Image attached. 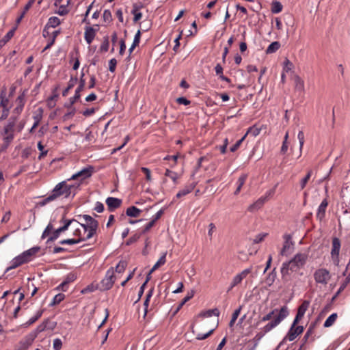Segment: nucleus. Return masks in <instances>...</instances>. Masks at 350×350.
<instances>
[{
    "label": "nucleus",
    "instance_id": "1",
    "mask_svg": "<svg viewBox=\"0 0 350 350\" xmlns=\"http://www.w3.org/2000/svg\"><path fill=\"white\" fill-rule=\"evenodd\" d=\"M79 187L80 183L70 185L68 183V180L62 181L55 185L51 193L40 201L39 204L41 206H45L46 204L55 200L61 196L68 198L72 196V198H74Z\"/></svg>",
    "mask_w": 350,
    "mask_h": 350
},
{
    "label": "nucleus",
    "instance_id": "2",
    "mask_svg": "<svg viewBox=\"0 0 350 350\" xmlns=\"http://www.w3.org/2000/svg\"><path fill=\"white\" fill-rule=\"evenodd\" d=\"M288 314L289 312L286 306H282L280 310L278 309L271 310L270 312L265 315L260 320V321L265 322L271 320V318L275 316L274 319L271 321L264 326L262 331L265 333L269 332L278 325L286 317H287Z\"/></svg>",
    "mask_w": 350,
    "mask_h": 350
},
{
    "label": "nucleus",
    "instance_id": "3",
    "mask_svg": "<svg viewBox=\"0 0 350 350\" xmlns=\"http://www.w3.org/2000/svg\"><path fill=\"white\" fill-rule=\"evenodd\" d=\"M307 255L305 254H297L295 257L288 262H284L281 268V274L283 279H286L290 275V271L294 272L301 268L306 262Z\"/></svg>",
    "mask_w": 350,
    "mask_h": 350
},
{
    "label": "nucleus",
    "instance_id": "4",
    "mask_svg": "<svg viewBox=\"0 0 350 350\" xmlns=\"http://www.w3.org/2000/svg\"><path fill=\"white\" fill-rule=\"evenodd\" d=\"M79 217H83L85 221V224H81L79 221L76 222L83 228V234L87 233L84 241L91 239L96 234L98 228V221L88 215H79Z\"/></svg>",
    "mask_w": 350,
    "mask_h": 350
},
{
    "label": "nucleus",
    "instance_id": "5",
    "mask_svg": "<svg viewBox=\"0 0 350 350\" xmlns=\"http://www.w3.org/2000/svg\"><path fill=\"white\" fill-rule=\"evenodd\" d=\"M115 280L114 270L113 267H111L107 271L105 278L101 280L99 289L103 291L109 290L113 286Z\"/></svg>",
    "mask_w": 350,
    "mask_h": 350
},
{
    "label": "nucleus",
    "instance_id": "6",
    "mask_svg": "<svg viewBox=\"0 0 350 350\" xmlns=\"http://www.w3.org/2000/svg\"><path fill=\"white\" fill-rule=\"evenodd\" d=\"M331 277L330 272L325 268L318 269L314 273L315 282L323 285H327Z\"/></svg>",
    "mask_w": 350,
    "mask_h": 350
},
{
    "label": "nucleus",
    "instance_id": "7",
    "mask_svg": "<svg viewBox=\"0 0 350 350\" xmlns=\"http://www.w3.org/2000/svg\"><path fill=\"white\" fill-rule=\"evenodd\" d=\"M340 250V241L337 237L332 239V247L331 250V257L335 265H339V253Z\"/></svg>",
    "mask_w": 350,
    "mask_h": 350
},
{
    "label": "nucleus",
    "instance_id": "8",
    "mask_svg": "<svg viewBox=\"0 0 350 350\" xmlns=\"http://www.w3.org/2000/svg\"><path fill=\"white\" fill-rule=\"evenodd\" d=\"M94 167L92 166H88V167H85L77 173L73 174L70 178H68V180H79L80 182L79 183L81 184V181L90 177L93 173Z\"/></svg>",
    "mask_w": 350,
    "mask_h": 350
},
{
    "label": "nucleus",
    "instance_id": "9",
    "mask_svg": "<svg viewBox=\"0 0 350 350\" xmlns=\"http://www.w3.org/2000/svg\"><path fill=\"white\" fill-rule=\"evenodd\" d=\"M252 272V268L245 269L243 271H242L241 273L237 274L232 279V282L230 284V286L228 290V291H230L232 290L234 286L241 283L242 280L245 278L248 274H250Z\"/></svg>",
    "mask_w": 350,
    "mask_h": 350
},
{
    "label": "nucleus",
    "instance_id": "10",
    "mask_svg": "<svg viewBox=\"0 0 350 350\" xmlns=\"http://www.w3.org/2000/svg\"><path fill=\"white\" fill-rule=\"evenodd\" d=\"M297 325L292 324L290 329L288 330L285 339L289 341L294 340L299 334L304 332V327L301 325L296 326Z\"/></svg>",
    "mask_w": 350,
    "mask_h": 350
},
{
    "label": "nucleus",
    "instance_id": "11",
    "mask_svg": "<svg viewBox=\"0 0 350 350\" xmlns=\"http://www.w3.org/2000/svg\"><path fill=\"white\" fill-rule=\"evenodd\" d=\"M36 338V334H28L19 342L17 347V350H26L31 345Z\"/></svg>",
    "mask_w": 350,
    "mask_h": 350
},
{
    "label": "nucleus",
    "instance_id": "12",
    "mask_svg": "<svg viewBox=\"0 0 350 350\" xmlns=\"http://www.w3.org/2000/svg\"><path fill=\"white\" fill-rule=\"evenodd\" d=\"M284 239L283 247L280 251L282 256H287L293 246V243L291 241L292 236L289 234H285L283 237Z\"/></svg>",
    "mask_w": 350,
    "mask_h": 350
},
{
    "label": "nucleus",
    "instance_id": "13",
    "mask_svg": "<svg viewBox=\"0 0 350 350\" xmlns=\"http://www.w3.org/2000/svg\"><path fill=\"white\" fill-rule=\"evenodd\" d=\"M27 262H28V259H27L25 258V256L23 252L21 254L15 257L12 260V265L6 269V271H8L11 269H15V268L19 267L20 265H21L24 263H26Z\"/></svg>",
    "mask_w": 350,
    "mask_h": 350
},
{
    "label": "nucleus",
    "instance_id": "14",
    "mask_svg": "<svg viewBox=\"0 0 350 350\" xmlns=\"http://www.w3.org/2000/svg\"><path fill=\"white\" fill-rule=\"evenodd\" d=\"M27 262H28V259H27L25 258V256L23 252L21 254L15 257L12 260V265L6 269V271H8L11 269H15V268L19 267L20 265H21L24 263H26Z\"/></svg>",
    "mask_w": 350,
    "mask_h": 350
},
{
    "label": "nucleus",
    "instance_id": "15",
    "mask_svg": "<svg viewBox=\"0 0 350 350\" xmlns=\"http://www.w3.org/2000/svg\"><path fill=\"white\" fill-rule=\"evenodd\" d=\"M27 262H28V259H27L25 258V256L23 252L21 254L15 257L12 260V265L6 269V271H8L11 269H15V268L19 267L20 265H21L24 263H26Z\"/></svg>",
    "mask_w": 350,
    "mask_h": 350
},
{
    "label": "nucleus",
    "instance_id": "16",
    "mask_svg": "<svg viewBox=\"0 0 350 350\" xmlns=\"http://www.w3.org/2000/svg\"><path fill=\"white\" fill-rule=\"evenodd\" d=\"M106 204L109 211H113L122 204V200L113 197H109L106 199Z\"/></svg>",
    "mask_w": 350,
    "mask_h": 350
},
{
    "label": "nucleus",
    "instance_id": "17",
    "mask_svg": "<svg viewBox=\"0 0 350 350\" xmlns=\"http://www.w3.org/2000/svg\"><path fill=\"white\" fill-rule=\"evenodd\" d=\"M98 29H94L92 27L87 26L85 28L84 38L88 44H90L95 38L96 33Z\"/></svg>",
    "mask_w": 350,
    "mask_h": 350
},
{
    "label": "nucleus",
    "instance_id": "18",
    "mask_svg": "<svg viewBox=\"0 0 350 350\" xmlns=\"http://www.w3.org/2000/svg\"><path fill=\"white\" fill-rule=\"evenodd\" d=\"M84 73L82 72L80 77L79 85L77 88H76L75 95L74 96L72 97V102H73L74 100H78L80 98V92L83 90L85 85V80L84 79Z\"/></svg>",
    "mask_w": 350,
    "mask_h": 350
},
{
    "label": "nucleus",
    "instance_id": "19",
    "mask_svg": "<svg viewBox=\"0 0 350 350\" xmlns=\"http://www.w3.org/2000/svg\"><path fill=\"white\" fill-rule=\"evenodd\" d=\"M265 202H267V197H260L255 202L249 206L247 208L248 211L254 212L260 209L265 203Z\"/></svg>",
    "mask_w": 350,
    "mask_h": 350
},
{
    "label": "nucleus",
    "instance_id": "20",
    "mask_svg": "<svg viewBox=\"0 0 350 350\" xmlns=\"http://www.w3.org/2000/svg\"><path fill=\"white\" fill-rule=\"evenodd\" d=\"M265 202H267V197H260L255 202L249 206L247 208L248 211L254 212L260 209L265 203Z\"/></svg>",
    "mask_w": 350,
    "mask_h": 350
},
{
    "label": "nucleus",
    "instance_id": "21",
    "mask_svg": "<svg viewBox=\"0 0 350 350\" xmlns=\"http://www.w3.org/2000/svg\"><path fill=\"white\" fill-rule=\"evenodd\" d=\"M327 205H328V202L326 199H324L321 202V204L319 205V206L318 208L317 213V217L319 220H322L324 218L325 215V210H326Z\"/></svg>",
    "mask_w": 350,
    "mask_h": 350
},
{
    "label": "nucleus",
    "instance_id": "22",
    "mask_svg": "<svg viewBox=\"0 0 350 350\" xmlns=\"http://www.w3.org/2000/svg\"><path fill=\"white\" fill-rule=\"evenodd\" d=\"M61 222L63 223V226L59 227L58 229L64 232L66 231L68 227L73 223L77 222V221L75 219H66V214H64L62 218L61 219Z\"/></svg>",
    "mask_w": 350,
    "mask_h": 350
},
{
    "label": "nucleus",
    "instance_id": "23",
    "mask_svg": "<svg viewBox=\"0 0 350 350\" xmlns=\"http://www.w3.org/2000/svg\"><path fill=\"white\" fill-rule=\"evenodd\" d=\"M195 187H196V184L195 183H191L189 185H186L183 189L180 190L177 193L176 197L177 198H180L181 197H183V196L189 194V193H191Z\"/></svg>",
    "mask_w": 350,
    "mask_h": 350
},
{
    "label": "nucleus",
    "instance_id": "24",
    "mask_svg": "<svg viewBox=\"0 0 350 350\" xmlns=\"http://www.w3.org/2000/svg\"><path fill=\"white\" fill-rule=\"evenodd\" d=\"M295 89L300 92H304V81L298 75L294 77Z\"/></svg>",
    "mask_w": 350,
    "mask_h": 350
},
{
    "label": "nucleus",
    "instance_id": "25",
    "mask_svg": "<svg viewBox=\"0 0 350 350\" xmlns=\"http://www.w3.org/2000/svg\"><path fill=\"white\" fill-rule=\"evenodd\" d=\"M141 213L142 210L135 206L129 207L126 211V215L131 217H137L139 216Z\"/></svg>",
    "mask_w": 350,
    "mask_h": 350
},
{
    "label": "nucleus",
    "instance_id": "26",
    "mask_svg": "<svg viewBox=\"0 0 350 350\" xmlns=\"http://www.w3.org/2000/svg\"><path fill=\"white\" fill-rule=\"evenodd\" d=\"M13 139H14V134L13 133H10L9 135L5 136L3 139V143L1 146V152L5 151L8 148V146H10L11 142L13 141Z\"/></svg>",
    "mask_w": 350,
    "mask_h": 350
},
{
    "label": "nucleus",
    "instance_id": "27",
    "mask_svg": "<svg viewBox=\"0 0 350 350\" xmlns=\"http://www.w3.org/2000/svg\"><path fill=\"white\" fill-rule=\"evenodd\" d=\"M77 278V276L75 273H69L67 276H66V280L60 284L57 287V289L58 290H62L63 291H65L66 289H64L63 288V286H67V284L70 282H72L73 281H75Z\"/></svg>",
    "mask_w": 350,
    "mask_h": 350
},
{
    "label": "nucleus",
    "instance_id": "28",
    "mask_svg": "<svg viewBox=\"0 0 350 350\" xmlns=\"http://www.w3.org/2000/svg\"><path fill=\"white\" fill-rule=\"evenodd\" d=\"M40 250V247H38V246H36V247H31V249L28 250H26L23 252V254H25V258L27 259H28V262H29L32 257L37 253L39 252V250Z\"/></svg>",
    "mask_w": 350,
    "mask_h": 350
},
{
    "label": "nucleus",
    "instance_id": "29",
    "mask_svg": "<svg viewBox=\"0 0 350 350\" xmlns=\"http://www.w3.org/2000/svg\"><path fill=\"white\" fill-rule=\"evenodd\" d=\"M16 100L18 103V105L14 109V113H16L17 116H18L22 112L24 105H25L23 96L21 95V96H18Z\"/></svg>",
    "mask_w": 350,
    "mask_h": 350
},
{
    "label": "nucleus",
    "instance_id": "30",
    "mask_svg": "<svg viewBox=\"0 0 350 350\" xmlns=\"http://www.w3.org/2000/svg\"><path fill=\"white\" fill-rule=\"evenodd\" d=\"M77 81H78L77 77H71L70 81H68L67 88L62 92L63 96H66L68 95L69 90H71L75 85Z\"/></svg>",
    "mask_w": 350,
    "mask_h": 350
},
{
    "label": "nucleus",
    "instance_id": "31",
    "mask_svg": "<svg viewBox=\"0 0 350 350\" xmlns=\"http://www.w3.org/2000/svg\"><path fill=\"white\" fill-rule=\"evenodd\" d=\"M280 47V43L278 41L273 42L271 43L266 49L267 54L273 53L277 51Z\"/></svg>",
    "mask_w": 350,
    "mask_h": 350
},
{
    "label": "nucleus",
    "instance_id": "32",
    "mask_svg": "<svg viewBox=\"0 0 350 350\" xmlns=\"http://www.w3.org/2000/svg\"><path fill=\"white\" fill-rule=\"evenodd\" d=\"M247 177V174H243L237 180V187L236 191H234V195H237L240 192L241 187L245 184Z\"/></svg>",
    "mask_w": 350,
    "mask_h": 350
},
{
    "label": "nucleus",
    "instance_id": "33",
    "mask_svg": "<svg viewBox=\"0 0 350 350\" xmlns=\"http://www.w3.org/2000/svg\"><path fill=\"white\" fill-rule=\"evenodd\" d=\"M165 258H166V253H163V255L158 260V261L154 264V265L150 269V273H153L159 267H161V265H163L166 261Z\"/></svg>",
    "mask_w": 350,
    "mask_h": 350
},
{
    "label": "nucleus",
    "instance_id": "34",
    "mask_svg": "<svg viewBox=\"0 0 350 350\" xmlns=\"http://www.w3.org/2000/svg\"><path fill=\"white\" fill-rule=\"evenodd\" d=\"M60 24V20L59 18L56 16L50 17L47 24L46 25V27H56L57 25Z\"/></svg>",
    "mask_w": 350,
    "mask_h": 350
},
{
    "label": "nucleus",
    "instance_id": "35",
    "mask_svg": "<svg viewBox=\"0 0 350 350\" xmlns=\"http://www.w3.org/2000/svg\"><path fill=\"white\" fill-rule=\"evenodd\" d=\"M337 319V314H332L324 322L323 326L325 327H329L332 326Z\"/></svg>",
    "mask_w": 350,
    "mask_h": 350
},
{
    "label": "nucleus",
    "instance_id": "36",
    "mask_svg": "<svg viewBox=\"0 0 350 350\" xmlns=\"http://www.w3.org/2000/svg\"><path fill=\"white\" fill-rule=\"evenodd\" d=\"M70 0H67L66 5H60L57 11L55 12L56 14L60 16H64L67 14L69 10L67 8V5L70 3Z\"/></svg>",
    "mask_w": 350,
    "mask_h": 350
},
{
    "label": "nucleus",
    "instance_id": "37",
    "mask_svg": "<svg viewBox=\"0 0 350 350\" xmlns=\"http://www.w3.org/2000/svg\"><path fill=\"white\" fill-rule=\"evenodd\" d=\"M261 129L256 126H252L250 127L247 131V133L245 134L246 136L247 135H251L253 137H256L260 133Z\"/></svg>",
    "mask_w": 350,
    "mask_h": 350
},
{
    "label": "nucleus",
    "instance_id": "38",
    "mask_svg": "<svg viewBox=\"0 0 350 350\" xmlns=\"http://www.w3.org/2000/svg\"><path fill=\"white\" fill-rule=\"evenodd\" d=\"M275 270V269H273V270L268 274L266 278V283L269 286H271L275 280L276 273Z\"/></svg>",
    "mask_w": 350,
    "mask_h": 350
},
{
    "label": "nucleus",
    "instance_id": "39",
    "mask_svg": "<svg viewBox=\"0 0 350 350\" xmlns=\"http://www.w3.org/2000/svg\"><path fill=\"white\" fill-rule=\"evenodd\" d=\"M109 36H106L103 38V41L100 47V51L101 52H107L109 50Z\"/></svg>",
    "mask_w": 350,
    "mask_h": 350
},
{
    "label": "nucleus",
    "instance_id": "40",
    "mask_svg": "<svg viewBox=\"0 0 350 350\" xmlns=\"http://www.w3.org/2000/svg\"><path fill=\"white\" fill-rule=\"evenodd\" d=\"M282 10V5L279 1H273L271 6V12L274 14L280 12Z\"/></svg>",
    "mask_w": 350,
    "mask_h": 350
},
{
    "label": "nucleus",
    "instance_id": "41",
    "mask_svg": "<svg viewBox=\"0 0 350 350\" xmlns=\"http://www.w3.org/2000/svg\"><path fill=\"white\" fill-rule=\"evenodd\" d=\"M81 241H84V239H67L62 240L59 242V243L62 245H65V244L73 245V244L79 243Z\"/></svg>",
    "mask_w": 350,
    "mask_h": 350
},
{
    "label": "nucleus",
    "instance_id": "42",
    "mask_svg": "<svg viewBox=\"0 0 350 350\" xmlns=\"http://www.w3.org/2000/svg\"><path fill=\"white\" fill-rule=\"evenodd\" d=\"M297 138H298L299 142V153H300L299 156H301V152H302L303 146H304V142H305L304 133L302 131H299L298 135H297Z\"/></svg>",
    "mask_w": 350,
    "mask_h": 350
},
{
    "label": "nucleus",
    "instance_id": "43",
    "mask_svg": "<svg viewBox=\"0 0 350 350\" xmlns=\"http://www.w3.org/2000/svg\"><path fill=\"white\" fill-rule=\"evenodd\" d=\"M127 262L125 260H120L116 265L115 271L118 273H122L126 269Z\"/></svg>",
    "mask_w": 350,
    "mask_h": 350
},
{
    "label": "nucleus",
    "instance_id": "44",
    "mask_svg": "<svg viewBox=\"0 0 350 350\" xmlns=\"http://www.w3.org/2000/svg\"><path fill=\"white\" fill-rule=\"evenodd\" d=\"M65 298V295L62 293H59L56 295L52 301V302L50 304L51 306H55L57 304H59L62 301H63Z\"/></svg>",
    "mask_w": 350,
    "mask_h": 350
},
{
    "label": "nucleus",
    "instance_id": "45",
    "mask_svg": "<svg viewBox=\"0 0 350 350\" xmlns=\"http://www.w3.org/2000/svg\"><path fill=\"white\" fill-rule=\"evenodd\" d=\"M241 306H240L239 308H237V310H235L232 315V318H231V320L229 323V326L230 327H232L235 323V321H237L239 315L240 314V312L241 310Z\"/></svg>",
    "mask_w": 350,
    "mask_h": 350
},
{
    "label": "nucleus",
    "instance_id": "46",
    "mask_svg": "<svg viewBox=\"0 0 350 350\" xmlns=\"http://www.w3.org/2000/svg\"><path fill=\"white\" fill-rule=\"evenodd\" d=\"M312 171L311 170H308L306 176L303 179H301V180L300 182L301 189H304L305 188L306 184L308 183L309 179L310 178V177L312 176Z\"/></svg>",
    "mask_w": 350,
    "mask_h": 350
},
{
    "label": "nucleus",
    "instance_id": "47",
    "mask_svg": "<svg viewBox=\"0 0 350 350\" xmlns=\"http://www.w3.org/2000/svg\"><path fill=\"white\" fill-rule=\"evenodd\" d=\"M165 176L171 178L175 184L177 183L178 174L176 172L167 169L165 172Z\"/></svg>",
    "mask_w": 350,
    "mask_h": 350
},
{
    "label": "nucleus",
    "instance_id": "48",
    "mask_svg": "<svg viewBox=\"0 0 350 350\" xmlns=\"http://www.w3.org/2000/svg\"><path fill=\"white\" fill-rule=\"evenodd\" d=\"M193 295H194L193 291H191V292L188 293L187 295L184 297V299L180 303L179 306L177 308L176 311L179 310L187 301L190 300L193 297Z\"/></svg>",
    "mask_w": 350,
    "mask_h": 350
},
{
    "label": "nucleus",
    "instance_id": "49",
    "mask_svg": "<svg viewBox=\"0 0 350 350\" xmlns=\"http://www.w3.org/2000/svg\"><path fill=\"white\" fill-rule=\"evenodd\" d=\"M201 315H202L204 317H210L212 315L219 317V311L217 308H214V309L208 310L204 312V313L201 314Z\"/></svg>",
    "mask_w": 350,
    "mask_h": 350
},
{
    "label": "nucleus",
    "instance_id": "50",
    "mask_svg": "<svg viewBox=\"0 0 350 350\" xmlns=\"http://www.w3.org/2000/svg\"><path fill=\"white\" fill-rule=\"evenodd\" d=\"M283 64V72H288V71L291 70L293 68V63L287 58L285 59Z\"/></svg>",
    "mask_w": 350,
    "mask_h": 350
},
{
    "label": "nucleus",
    "instance_id": "51",
    "mask_svg": "<svg viewBox=\"0 0 350 350\" xmlns=\"http://www.w3.org/2000/svg\"><path fill=\"white\" fill-rule=\"evenodd\" d=\"M310 306V301L304 300L302 304L299 306L297 311L305 314V312L308 310Z\"/></svg>",
    "mask_w": 350,
    "mask_h": 350
},
{
    "label": "nucleus",
    "instance_id": "52",
    "mask_svg": "<svg viewBox=\"0 0 350 350\" xmlns=\"http://www.w3.org/2000/svg\"><path fill=\"white\" fill-rule=\"evenodd\" d=\"M49 319L44 320L42 323H41L40 325H39L37 327L36 329L35 330V332L33 334H36V335H37L38 333H40V332L44 331L45 329L46 328V325L49 323Z\"/></svg>",
    "mask_w": 350,
    "mask_h": 350
},
{
    "label": "nucleus",
    "instance_id": "53",
    "mask_svg": "<svg viewBox=\"0 0 350 350\" xmlns=\"http://www.w3.org/2000/svg\"><path fill=\"white\" fill-rule=\"evenodd\" d=\"M15 29H16V28H14L13 29L10 30L5 34V36L3 38V39L0 40V42L1 43L3 42V43L5 44L8 41H9L12 38V36H14V33Z\"/></svg>",
    "mask_w": 350,
    "mask_h": 350
},
{
    "label": "nucleus",
    "instance_id": "54",
    "mask_svg": "<svg viewBox=\"0 0 350 350\" xmlns=\"http://www.w3.org/2000/svg\"><path fill=\"white\" fill-rule=\"evenodd\" d=\"M350 282V273L349 275L345 278L344 282L341 284L340 288L338 290V294H340L345 288L347 287L348 284Z\"/></svg>",
    "mask_w": 350,
    "mask_h": 350
},
{
    "label": "nucleus",
    "instance_id": "55",
    "mask_svg": "<svg viewBox=\"0 0 350 350\" xmlns=\"http://www.w3.org/2000/svg\"><path fill=\"white\" fill-rule=\"evenodd\" d=\"M42 113H43V109L42 108H38L36 113L33 117L35 120V122H38V124H40V122L42 120Z\"/></svg>",
    "mask_w": 350,
    "mask_h": 350
},
{
    "label": "nucleus",
    "instance_id": "56",
    "mask_svg": "<svg viewBox=\"0 0 350 350\" xmlns=\"http://www.w3.org/2000/svg\"><path fill=\"white\" fill-rule=\"evenodd\" d=\"M53 230V226L52 225L51 223H49L47 225V226L46 227V228L44 229V230L43 231L41 238L42 239L46 238Z\"/></svg>",
    "mask_w": 350,
    "mask_h": 350
},
{
    "label": "nucleus",
    "instance_id": "57",
    "mask_svg": "<svg viewBox=\"0 0 350 350\" xmlns=\"http://www.w3.org/2000/svg\"><path fill=\"white\" fill-rule=\"evenodd\" d=\"M85 234H83V231H82L78 227L76 228L75 230L73 232V235L75 236V237H78L77 239H85Z\"/></svg>",
    "mask_w": 350,
    "mask_h": 350
},
{
    "label": "nucleus",
    "instance_id": "58",
    "mask_svg": "<svg viewBox=\"0 0 350 350\" xmlns=\"http://www.w3.org/2000/svg\"><path fill=\"white\" fill-rule=\"evenodd\" d=\"M117 65V60L115 58H112L109 62V70L111 72H113L116 70Z\"/></svg>",
    "mask_w": 350,
    "mask_h": 350
},
{
    "label": "nucleus",
    "instance_id": "59",
    "mask_svg": "<svg viewBox=\"0 0 350 350\" xmlns=\"http://www.w3.org/2000/svg\"><path fill=\"white\" fill-rule=\"evenodd\" d=\"M267 233H261L257 234L253 240L254 243H259L262 241L267 236Z\"/></svg>",
    "mask_w": 350,
    "mask_h": 350
},
{
    "label": "nucleus",
    "instance_id": "60",
    "mask_svg": "<svg viewBox=\"0 0 350 350\" xmlns=\"http://www.w3.org/2000/svg\"><path fill=\"white\" fill-rule=\"evenodd\" d=\"M103 20L105 22L109 23L112 20V15L109 10H105L103 14Z\"/></svg>",
    "mask_w": 350,
    "mask_h": 350
},
{
    "label": "nucleus",
    "instance_id": "61",
    "mask_svg": "<svg viewBox=\"0 0 350 350\" xmlns=\"http://www.w3.org/2000/svg\"><path fill=\"white\" fill-rule=\"evenodd\" d=\"M246 137V135H245L241 139L238 140L231 148L230 151L231 152H235L241 146L245 138Z\"/></svg>",
    "mask_w": 350,
    "mask_h": 350
},
{
    "label": "nucleus",
    "instance_id": "62",
    "mask_svg": "<svg viewBox=\"0 0 350 350\" xmlns=\"http://www.w3.org/2000/svg\"><path fill=\"white\" fill-rule=\"evenodd\" d=\"M0 112L1 113L0 120H5L9 115V109L8 107H1Z\"/></svg>",
    "mask_w": 350,
    "mask_h": 350
},
{
    "label": "nucleus",
    "instance_id": "63",
    "mask_svg": "<svg viewBox=\"0 0 350 350\" xmlns=\"http://www.w3.org/2000/svg\"><path fill=\"white\" fill-rule=\"evenodd\" d=\"M214 330H215V329H212L208 332H207L206 334H198L196 336V339L200 340H204L206 338H208L209 336H211L213 334V332H214Z\"/></svg>",
    "mask_w": 350,
    "mask_h": 350
},
{
    "label": "nucleus",
    "instance_id": "64",
    "mask_svg": "<svg viewBox=\"0 0 350 350\" xmlns=\"http://www.w3.org/2000/svg\"><path fill=\"white\" fill-rule=\"evenodd\" d=\"M62 347V342L59 338H55L53 340L54 350H60Z\"/></svg>",
    "mask_w": 350,
    "mask_h": 350
}]
</instances>
